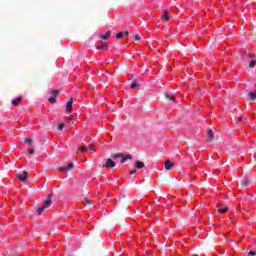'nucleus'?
<instances>
[{"label":"nucleus","instance_id":"nucleus-14","mask_svg":"<svg viewBox=\"0 0 256 256\" xmlns=\"http://www.w3.org/2000/svg\"><path fill=\"white\" fill-rule=\"evenodd\" d=\"M110 36H111V32H110V30H108L105 34H103V35L101 36V38H102L103 40H107L108 38H110Z\"/></svg>","mask_w":256,"mask_h":256},{"label":"nucleus","instance_id":"nucleus-30","mask_svg":"<svg viewBox=\"0 0 256 256\" xmlns=\"http://www.w3.org/2000/svg\"><path fill=\"white\" fill-rule=\"evenodd\" d=\"M34 152V149H28V153L33 154Z\"/></svg>","mask_w":256,"mask_h":256},{"label":"nucleus","instance_id":"nucleus-24","mask_svg":"<svg viewBox=\"0 0 256 256\" xmlns=\"http://www.w3.org/2000/svg\"><path fill=\"white\" fill-rule=\"evenodd\" d=\"M166 98H168L169 100H175V98H174V96H172V94H168L167 96H166Z\"/></svg>","mask_w":256,"mask_h":256},{"label":"nucleus","instance_id":"nucleus-27","mask_svg":"<svg viewBox=\"0 0 256 256\" xmlns=\"http://www.w3.org/2000/svg\"><path fill=\"white\" fill-rule=\"evenodd\" d=\"M135 40H141V36H139V34L135 35Z\"/></svg>","mask_w":256,"mask_h":256},{"label":"nucleus","instance_id":"nucleus-20","mask_svg":"<svg viewBox=\"0 0 256 256\" xmlns=\"http://www.w3.org/2000/svg\"><path fill=\"white\" fill-rule=\"evenodd\" d=\"M79 151H89V148H87V146H81V148L78 149L77 153H79Z\"/></svg>","mask_w":256,"mask_h":256},{"label":"nucleus","instance_id":"nucleus-3","mask_svg":"<svg viewBox=\"0 0 256 256\" xmlns=\"http://www.w3.org/2000/svg\"><path fill=\"white\" fill-rule=\"evenodd\" d=\"M251 58V60H250V63H249V66H250V68H255V65H256V60H254V58H255V55L254 54H244V56H243V58Z\"/></svg>","mask_w":256,"mask_h":256},{"label":"nucleus","instance_id":"nucleus-8","mask_svg":"<svg viewBox=\"0 0 256 256\" xmlns=\"http://www.w3.org/2000/svg\"><path fill=\"white\" fill-rule=\"evenodd\" d=\"M104 48H107V42H103V40H101V41L98 42V44H97V49H98V50H103Z\"/></svg>","mask_w":256,"mask_h":256},{"label":"nucleus","instance_id":"nucleus-15","mask_svg":"<svg viewBox=\"0 0 256 256\" xmlns=\"http://www.w3.org/2000/svg\"><path fill=\"white\" fill-rule=\"evenodd\" d=\"M22 102V98H16L15 100H12L13 106H18Z\"/></svg>","mask_w":256,"mask_h":256},{"label":"nucleus","instance_id":"nucleus-5","mask_svg":"<svg viewBox=\"0 0 256 256\" xmlns=\"http://www.w3.org/2000/svg\"><path fill=\"white\" fill-rule=\"evenodd\" d=\"M73 110V98L66 104V112L71 113Z\"/></svg>","mask_w":256,"mask_h":256},{"label":"nucleus","instance_id":"nucleus-10","mask_svg":"<svg viewBox=\"0 0 256 256\" xmlns=\"http://www.w3.org/2000/svg\"><path fill=\"white\" fill-rule=\"evenodd\" d=\"M116 163L113 161V159L109 158L106 161V167H115Z\"/></svg>","mask_w":256,"mask_h":256},{"label":"nucleus","instance_id":"nucleus-29","mask_svg":"<svg viewBox=\"0 0 256 256\" xmlns=\"http://www.w3.org/2000/svg\"><path fill=\"white\" fill-rule=\"evenodd\" d=\"M249 255H251V256H255V255H256V253H255V251H249Z\"/></svg>","mask_w":256,"mask_h":256},{"label":"nucleus","instance_id":"nucleus-19","mask_svg":"<svg viewBox=\"0 0 256 256\" xmlns=\"http://www.w3.org/2000/svg\"><path fill=\"white\" fill-rule=\"evenodd\" d=\"M249 98H250V100H256V92H250Z\"/></svg>","mask_w":256,"mask_h":256},{"label":"nucleus","instance_id":"nucleus-16","mask_svg":"<svg viewBox=\"0 0 256 256\" xmlns=\"http://www.w3.org/2000/svg\"><path fill=\"white\" fill-rule=\"evenodd\" d=\"M82 203L85 205V206H92V201L90 199H83Z\"/></svg>","mask_w":256,"mask_h":256},{"label":"nucleus","instance_id":"nucleus-23","mask_svg":"<svg viewBox=\"0 0 256 256\" xmlns=\"http://www.w3.org/2000/svg\"><path fill=\"white\" fill-rule=\"evenodd\" d=\"M65 128V124H59L58 130L62 131Z\"/></svg>","mask_w":256,"mask_h":256},{"label":"nucleus","instance_id":"nucleus-28","mask_svg":"<svg viewBox=\"0 0 256 256\" xmlns=\"http://www.w3.org/2000/svg\"><path fill=\"white\" fill-rule=\"evenodd\" d=\"M136 171H137V169H131L130 174L134 175V173H136Z\"/></svg>","mask_w":256,"mask_h":256},{"label":"nucleus","instance_id":"nucleus-4","mask_svg":"<svg viewBox=\"0 0 256 256\" xmlns=\"http://www.w3.org/2000/svg\"><path fill=\"white\" fill-rule=\"evenodd\" d=\"M59 95V90H52V96L49 98V102L51 104H55L57 102L56 98Z\"/></svg>","mask_w":256,"mask_h":256},{"label":"nucleus","instance_id":"nucleus-22","mask_svg":"<svg viewBox=\"0 0 256 256\" xmlns=\"http://www.w3.org/2000/svg\"><path fill=\"white\" fill-rule=\"evenodd\" d=\"M228 207H225L224 209H218L219 213H227Z\"/></svg>","mask_w":256,"mask_h":256},{"label":"nucleus","instance_id":"nucleus-2","mask_svg":"<svg viewBox=\"0 0 256 256\" xmlns=\"http://www.w3.org/2000/svg\"><path fill=\"white\" fill-rule=\"evenodd\" d=\"M113 159H119L121 163H125V161H127V159H131L132 155L127 154V155H122V153H115L114 155H112Z\"/></svg>","mask_w":256,"mask_h":256},{"label":"nucleus","instance_id":"nucleus-18","mask_svg":"<svg viewBox=\"0 0 256 256\" xmlns=\"http://www.w3.org/2000/svg\"><path fill=\"white\" fill-rule=\"evenodd\" d=\"M131 88H132V90H135L136 88H139L138 82L137 81L132 82Z\"/></svg>","mask_w":256,"mask_h":256},{"label":"nucleus","instance_id":"nucleus-9","mask_svg":"<svg viewBox=\"0 0 256 256\" xmlns=\"http://www.w3.org/2000/svg\"><path fill=\"white\" fill-rule=\"evenodd\" d=\"M175 163L173 161H170V159H167V161H165V169H171L172 167H174Z\"/></svg>","mask_w":256,"mask_h":256},{"label":"nucleus","instance_id":"nucleus-17","mask_svg":"<svg viewBox=\"0 0 256 256\" xmlns=\"http://www.w3.org/2000/svg\"><path fill=\"white\" fill-rule=\"evenodd\" d=\"M213 137H214V132L212 130H208L207 139H210V141H211V139H213Z\"/></svg>","mask_w":256,"mask_h":256},{"label":"nucleus","instance_id":"nucleus-26","mask_svg":"<svg viewBox=\"0 0 256 256\" xmlns=\"http://www.w3.org/2000/svg\"><path fill=\"white\" fill-rule=\"evenodd\" d=\"M89 151H95V146H93V144H91L90 146H89Z\"/></svg>","mask_w":256,"mask_h":256},{"label":"nucleus","instance_id":"nucleus-25","mask_svg":"<svg viewBox=\"0 0 256 256\" xmlns=\"http://www.w3.org/2000/svg\"><path fill=\"white\" fill-rule=\"evenodd\" d=\"M73 118L71 116H68L66 118V122H68V124H70V122H72Z\"/></svg>","mask_w":256,"mask_h":256},{"label":"nucleus","instance_id":"nucleus-11","mask_svg":"<svg viewBox=\"0 0 256 256\" xmlns=\"http://www.w3.org/2000/svg\"><path fill=\"white\" fill-rule=\"evenodd\" d=\"M128 34H129V31H128V30H125L124 32H118V33L116 34V38H123L124 35H125V36H128Z\"/></svg>","mask_w":256,"mask_h":256},{"label":"nucleus","instance_id":"nucleus-1","mask_svg":"<svg viewBox=\"0 0 256 256\" xmlns=\"http://www.w3.org/2000/svg\"><path fill=\"white\" fill-rule=\"evenodd\" d=\"M51 203H52V195L49 194L45 200L44 205H42L41 207L38 208V215H41V213H43V211H45V209L50 207Z\"/></svg>","mask_w":256,"mask_h":256},{"label":"nucleus","instance_id":"nucleus-21","mask_svg":"<svg viewBox=\"0 0 256 256\" xmlns=\"http://www.w3.org/2000/svg\"><path fill=\"white\" fill-rule=\"evenodd\" d=\"M25 143H27V145H32L33 140H31V138H26Z\"/></svg>","mask_w":256,"mask_h":256},{"label":"nucleus","instance_id":"nucleus-12","mask_svg":"<svg viewBox=\"0 0 256 256\" xmlns=\"http://www.w3.org/2000/svg\"><path fill=\"white\" fill-rule=\"evenodd\" d=\"M135 167H137V169H142L143 167H145V163H143V161H136Z\"/></svg>","mask_w":256,"mask_h":256},{"label":"nucleus","instance_id":"nucleus-6","mask_svg":"<svg viewBox=\"0 0 256 256\" xmlns=\"http://www.w3.org/2000/svg\"><path fill=\"white\" fill-rule=\"evenodd\" d=\"M17 177L20 179V181H26L28 173L27 171H22V173H18Z\"/></svg>","mask_w":256,"mask_h":256},{"label":"nucleus","instance_id":"nucleus-13","mask_svg":"<svg viewBox=\"0 0 256 256\" xmlns=\"http://www.w3.org/2000/svg\"><path fill=\"white\" fill-rule=\"evenodd\" d=\"M162 18H163V20H170V16H169V11L168 10H164V12L162 14Z\"/></svg>","mask_w":256,"mask_h":256},{"label":"nucleus","instance_id":"nucleus-31","mask_svg":"<svg viewBox=\"0 0 256 256\" xmlns=\"http://www.w3.org/2000/svg\"><path fill=\"white\" fill-rule=\"evenodd\" d=\"M238 120L241 121V120H242V117H239Z\"/></svg>","mask_w":256,"mask_h":256},{"label":"nucleus","instance_id":"nucleus-7","mask_svg":"<svg viewBox=\"0 0 256 256\" xmlns=\"http://www.w3.org/2000/svg\"><path fill=\"white\" fill-rule=\"evenodd\" d=\"M74 165L73 163H68V165H63L60 167L61 171H69L70 169H73Z\"/></svg>","mask_w":256,"mask_h":256}]
</instances>
